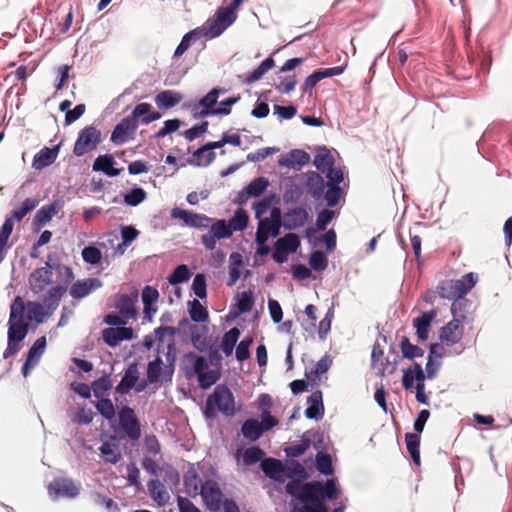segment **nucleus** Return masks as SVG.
<instances>
[{
	"instance_id": "2f4dec72",
	"label": "nucleus",
	"mask_w": 512,
	"mask_h": 512,
	"mask_svg": "<svg viewBox=\"0 0 512 512\" xmlns=\"http://www.w3.org/2000/svg\"><path fill=\"white\" fill-rule=\"evenodd\" d=\"M148 491L151 498L159 505L164 506L169 500V494L165 486L158 480L152 479L148 482Z\"/></svg>"
},
{
	"instance_id": "6ab92c4d",
	"label": "nucleus",
	"mask_w": 512,
	"mask_h": 512,
	"mask_svg": "<svg viewBox=\"0 0 512 512\" xmlns=\"http://www.w3.org/2000/svg\"><path fill=\"white\" fill-rule=\"evenodd\" d=\"M138 301V294L133 293L131 295L122 294L118 297L115 308L118 312L128 321L135 320L138 315V310L136 308V303Z\"/></svg>"
},
{
	"instance_id": "49530a36",
	"label": "nucleus",
	"mask_w": 512,
	"mask_h": 512,
	"mask_svg": "<svg viewBox=\"0 0 512 512\" xmlns=\"http://www.w3.org/2000/svg\"><path fill=\"white\" fill-rule=\"evenodd\" d=\"M400 349L403 357L407 359L422 357L424 354V350L419 346L412 344L406 336L401 338Z\"/></svg>"
},
{
	"instance_id": "09e8293b",
	"label": "nucleus",
	"mask_w": 512,
	"mask_h": 512,
	"mask_svg": "<svg viewBox=\"0 0 512 512\" xmlns=\"http://www.w3.org/2000/svg\"><path fill=\"white\" fill-rule=\"evenodd\" d=\"M261 469L266 476L276 479L277 476L283 471L281 461L274 458H267L261 462Z\"/></svg>"
},
{
	"instance_id": "79ce46f5",
	"label": "nucleus",
	"mask_w": 512,
	"mask_h": 512,
	"mask_svg": "<svg viewBox=\"0 0 512 512\" xmlns=\"http://www.w3.org/2000/svg\"><path fill=\"white\" fill-rule=\"evenodd\" d=\"M231 264L229 266V281L228 286H233L241 276L242 256L239 253H232L230 255Z\"/></svg>"
},
{
	"instance_id": "39448f33",
	"label": "nucleus",
	"mask_w": 512,
	"mask_h": 512,
	"mask_svg": "<svg viewBox=\"0 0 512 512\" xmlns=\"http://www.w3.org/2000/svg\"><path fill=\"white\" fill-rule=\"evenodd\" d=\"M217 411L225 416H233L236 411L233 393L225 385H217L206 401L205 415L207 417L215 416Z\"/></svg>"
},
{
	"instance_id": "4468645a",
	"label": "nucleus",
	"mask_w": 512,
	"mask_h": 512,
	"mask_svg": "<svg viewBox=\"0 0 512 512\" xmlns=\"http://www.w3.org/2000/svg\"><path fill=\"white\" fill-rule=\"evenodd\" d=\"M50 496L55 498L66 497L75 498L80 493V486L70 478H55L48 485Z\"/></svg>"
},
{
	"instance_id": "864d4df0",
	"label": "nucleus",
	"mask_w": 512,
	"mask_h": 512,
	"mask_svg": "<svg viewBox=\"0 0 512 512\" xmlns=\"http://www.w3.org/2000/svg\"><path fill=\"white\" fill-rule=\"evenodd\" d=\"M97 411L107 420H112L115 416V408L109 398H99L95 403Z\"/></svg>"
},
{
	"instance_id": "a19ab883",
	"label": "nucleus",
	"mask_w": 512,
	"mask_h": 512,
	"mask_svg": "<svg viewBox=\"0 0 512 512\" xmlns=\"http://www.w3.org/2000/svg\"><path fill=\"white\" fill-rule=\"evenodd\" d=\"M248 221L249 216L247 212L244 209L239 208L235 211L233 217L229 219L227 225L233 233L234 231H243L247 227Z\"/></svg>"
},
{
	"instance_id": "338daca9",
	"label": "nucleus",
	"mask_w": 512,
	"mask_h": 512,
	"mask_svg": "<svg viewBox=\"0 0 512 512\" xmlns=\"http://www.w3.org/2000/svg\"><path fill=\"white\" fill-rule=\"evenodd\" d=\"M192 290L194 294L200 298H206L207 296V284H206V277L204 274H197L192 283Z\"/></svg>"
},
{
	"instance_id": "c756f323",
	"label": "nucleus",
	"mask_w": 512,
	"mask_h": 512,
	"mask_svg": "<svg viewBox=\"0 0 512 512\" xmlns=\"http://www.w3.org/2000/svg\"><path fill=\"white\" fill-rule=\"evenodd\" d=\"M114 158L112 155H100L98 156L93 163L94 171H101L105 173L107 176L115 177L120 175L122 169H117L113 167Z\"/></svg>"
},
{
	"instance_id": "412c9836",
	"label": "nucleus",
	"mask_w": 512,
	"mask_h": 512,
	"mask_svg": "<svg viewBox=\"0 0 512 512\" xmlns=\"http://www.w3.org/2000/svg\"><path fill=\"white\" fill-rule=\"evenodd\" d=\"M99 451L106 463L116 464L122 459L119 442L115 436H110L109 440L104 441L99 447Z\"/></svg>"
},
{
	"instance_id": "de8ad7c7",
	"label": "nucleus",
	"mask_w": 512,
	"mask_h": 512,
	"mask_svg": "<svg viewBox=\"0 0 512 512\" xmlns=\"http://www.w3.org/2000/svg\"><path fill=\"white\" fill-rule=\"evenodd\" d=\"M274 65H275V62L272 57L266 58L264 61L261 62V64L256 69H254L250 74L247 75L246 82L253 83V82L258 81L259 79H261L263 77V75L267 71L272 69L274 67Z\"/></svg>"
},
{
	"instance_id": "bf43d9fd",
	"label": "nucleus",
	"mask_w": 512,
	"mask_h": 512,
	"mask_svg": "<svg viewBox=\"0 0 512 512\" xmlns=\"http://www.w3.org/2000/svg\"><path fill=\"white\" fill-rule=\"evenodd\" d=\"M265 455L264 451L258 446L247 448L243 453V462L245 465L250 466L259 462Z\"/></svg>"
},
{
	"instance_id": "bb28decb",
	"label": "nucleus",
	"mask_w": 512,
	"mask_h": 512,
	"mask_svg": "<svg viewBox=\"0 0 512 512\" xmlns=\"http://www.w3.org/2000/svg\"><path fill=\"white\" fill-rule=\"evenodd\" d=\"M25 310H27V315L25 316V320L35 321L37 324H42L46 318H49L52 314H48V310L46 307L37 301H27L24 302Z\"/></svg>"
},
{
	"instance_id": "9d476101",
	"label": "nucleus",
	"mask_w": 512,
	"mask_h": 512,
	"mask_svg": "<svg viewBox=\"0 0 512 512\" xmlns=\"http://www.w3.org/2000/svg\"><path fill=\"white\" fill-rule=\"evenodd\" d=\"M101 142V131L94 126L83 128L74 144L73 153L76 156H83L97 148Z\"/></svg>"
},
{
	"instance_id": "4c0bfd02",
	"label": "nucleus",
	"mask_w": 512,
	"mask_h": 512,
	"mask_svg": "<svg viewBox=\"0 0 512 512\" xmlns=\"http://www.w3.org/2000/svg\"><path fill=\"white\" fill-rule=\"evenodd\" d=\"M13 227V218L9 217L0 228V263L4 260L6 250L9 247L8 240L13 231Z\"/></svg>"
},
{
	"instance_id": "774afa93",
	"label": "nucleus",
	"mask_w": 512,
	"mask_h": 512,
	"mask_svg": "<svg viewBox=\"0 0 512 512\" xmlns=\"http://www.w3.org/2000/svg\"><path fill=\"white\" fill-rule=\"evenodd\" d=\"M93 501L96 505L105 507L109 512H119L117 503L106 495L101 493H94Z\"/></svg>"
},
{
	"instance_id": "f03ea898",
	"label": "nucleus",
	"mask_w": 512,
	"mask_h": 512,
	"mask_svg": "<svg viewBox=\"0 0 512 512\" xmlns=\"http://www.w3.org/2000/svg\"><path fill=\"white\" fill-rule=\"evenodd\" d=\"M185 374L190 377L196 375L199 386L207 389L214 385L221 377L219 369H209L205 357L194 352L185 353L182 359Z\"/></svg>"
},
{
	"instance_id": "dca6fc26",
	"label": "nucleus",
	"mask_w": 512,
	"mask_h": 512,
	"mask_svg": "<svg viewBox=\"0 0 512 512\" xmlns=\"http://www.w3.org/2000/svg\"><path fill=\"white\" fill-rule=\"evenodd\" d=\"M138 122H133L128 117L123 118L112 131L111 142L116 145H122L129 140L134 139Z\"/></svg>"
},
{
	"instance_id": "1a4fd4ad",
	"label": "nucleus",
	"mask_w": 512,
	"mask_h": 512,
	"mask_svg": "<svg viewBox=\"0 0 512 512\" xmlns=\"http://www.w3.org/2000/svg\"><path fill=\"white\" fill-rule=\"evenodd\" d=\"M239 7H234V1L228 7L219 8L214 19L207 22V34L210 37H217L224 32L237 18L236 11Z\"/></svg>"
},
{
	"instance_id": "2eb2a0df",
	"label": "nucleus",
	"mask_w": 512,
	"mask_h": 512,
	"mask_svg": "<svg viewBox=\"0 0 512 512\" xmlns=\"http://www.w3.org/2000/svg\"><path fill=\"white\" fill-rule=\"evenodd\" d=\"M52 278V266L49 262H46L45 266L36 268L30 274L28 279L29 287L34 294H39L52 283Z\"/></svg>"
},
{
	"instance_id": "3c124183",
	"label": "nucleus",
	"mask_w": 512,
	"mask_h": 512,
	"mask_svg": "<svg viewBox=\"0 0 512 512\" xmlns=\"http://www.w3.org/2000/svg\"><path fill=\"white\" fill-rule=\"evenodd\" d=\"M191 276L190 270L187 265L181 264L177 266L174 271L169 275L168 281L172 285L183 283L189 280Z\"/></svg>"
},
{
	"instance_id": "c03bdc74",
	"label": "nucleus",
	"mask_w": 512,
	"mask_h": 512,
	"mask_svg": "<svg viewBox=\"0 0 512 512\" xmlns=\"http://www.w3.org/2000/svg\"><path fill=\"white\" fill-rule=\"evenodd\" d=\"M166 349V365L164 366V376H167V380L171 382L176 361V348L173 340L167 344Z\"/></svg>"
},
{
	"instance_id": "cd10ccee",
	"label": "nucleus",
	"mask_w": 512,
	"mask_h": 512,
	"mask_svg": "<svg viewBox=\"0 0 512 512\" xmlns=\"http://www.w3.org/2000/svg\"><path fill=\"white\" fill-rule=\"evenodd\" d=\"M58 152L59 148L57 146L53 148L44 147L34 155L32 167L35 170H42L43 168L53 164L57 159Z\"/></svg>"
},
{
	"instance_id": "13d9d810",
	"label": "nucleus",
	"mask_w": 512,
	"mask_h": 512,
	"mask_svg": "<svg viewBox=\"0 0 512 512\" xmlns=\"http://www.w3.org/2000/svg\"><path fill=\"white\" fill-rule=\"evenodd\" d=\"M311 440L303 437L298 444L290 445L285 448V453L288 457L296 458L304 454L310 447Z\"/></svg>"
},
{
	"instance_id": "7ed1b4c3",
	"label": "nucleus",
	"mask_w": 512,
	"mask_h": 512,
	"mask_svg": "<svg viewBox=\"0 0 512 512\" xmlns=\"http://www.w3.org/2000/svg\"><path fill=\"white\" fill-rule=\"evenodd\" d=\"M154 333L156 337L158 338V345H157V356L154 360L150 361L147 365V372H146V380L142 383H140L136 387L137 392H142L148 383H158V382H169L167 380V376H164V366L163 360L161 356L159 355L161 352H165V348L163 346V337L167 334L170 337H173L175 334V328L170 326H160L154 330Z\"/></svg>"
},
{
	"instance_id": "680f3d73",
	"label": "nucleus",
	"mask_w": 512,
	"mask_h": 512,
	"mask_svg": "<svg viewBox=\"0 0 512 512\" xmlns=\"http://www.w3.org/2000/svg\"><path fill=\"white\" fill-rule=\"evenodd\" d=\"M316 467L319 472L330 475L333 472L331 457L327 453L319 452L316 455Z\"/></svg>"
},
{
	"instance_id": "ddd939ff",
	"label": "nucleus",
	"mask_w": 512,
	"mask_h": 512,
	"mask_svg": "<svg viewBox=\"0 0 512 512\" xmlns=\"http://www.w3.org/2000/svg\"><path fill=\"white\" fill-rule=\"evenodd\" d=\"M200 495L209 510L219 511L221 509L224 495L216 481L206 480L201 485Z\"/></svg>"
},
{
	"instance_id": "37998d69",
	"label": "nucleus",
	"mask_w": 512,
	"mask_h": 512,
	"mask_svg": "<svg viewBox=\"0 0 512 512\" xmlns=\"http://www.w3.org/2000/svg\"><path fill=\"white\" fill-rule=\"evenodd\" d=\"M314 165L318 170L325 173L334 165V157L329 150L323 148L315 155Z\"/></svg>"
},
{
	"instance_id": "a18cd8bd",
	"label": "nucleus",
	"mask_w": 512,
	"mask_h": 512,
	"mask_svg": "<svg viewBox=\"0 0 512 512\" xmlns=\"http://www.w3.org/2000/svg\"><path fill=\"white\" fill-rule=\"evenodd\" d=\"M207 328L206 327H194L191 329V342L193 346L200 352H203L207 348Z\"/></svg>"
},
{
	"instance_id": "f704fd0d",
	"label": "nucleus",
	"mask_w": 512,
	"mask_h": 512,
	"mask_svg": "<svg viewBox=\"0 0 512 512\" xmlns=\"http://www.w3.org/2000/svg\"><path fill=\"white\" fill-rule=\"evenodd\" d=\"M241 433L245 439L254 442L262 436L263 429L257 419L250 418L242 424Z\"/></svg>"
},
{
	"instance_id": "7c9ffc66",
	"label": "nucleus",
	"mask_w": 512,
	"mask_h": 512,
	"mask_svg": "<svg viewBox=\"0 0 512 512\" xmlns=\"http://www.w3.org/2000/svg\"><path fill=\"white\" fill-rule=\"evenodd\" d=\"M182 100V95L173 90H164L155 96V103L160 109H170L178 105Z\"/></svg>"
},
{
	"instance_id": "393cba45",
	"label": "nucleus",
	"mask_w": 512,
	"mask_h": 512,
	"mask_svg": "<svg viewBox=\"0 0 512 512\" xmlns=\"http://www.w3.org/2000/svg\"><path fill=\"white\" fill-rule=\"evenodd\" d=\"M454 279L444 280L437 286L436 292L441 298L450 299L454 301L466 300L463 296V291L460 285Z\"/></svg>"
},
{
	"instance_id": "5fc2aeb1",
	"label": "nucleus",
	"mask_w": 512,
	"mask_h": 512,
	"mask_svg": "<svg viewBox=\"0 0 512 512\" xmlns=\"http://www.w3.org/2000/svg\"><path fill=\"white\" fill-rule=\"evenodd\" d=\"M190 317L194 322H205L208 319L207 309L196 299L190 302Z\"/></svg>"
},
{
	"instance_id": "5701e85b",
	"label": "nucleus",
	"mask_w": 512,
	"mask_h": 512,
	"mask_svg": "<svg viewBox=\"0 0 512 512\" xmlns=\"http://www.w3.org/2000/svg\"><path fill=\"white\" fill-rule=\"evenodd\" d=\"M139 380V370L137 363H131L120 381V383L116 386L115 391L119 394H127L136 386L137 381Z\"/></svg>"
},
{
	"instance_id": "72a5a7b5",
	"label": "nucleus",
	"mask_w": 512,
	"mask_h": 512,
	"mask_svg": "<svg viewBox=\"0 0 512 512\" xmlns=\"http://www.w3.org/2000/svg\"><path fill=\"white\" fill-rule=\"evenodd\" d=\"M310 161V156L303 150L294 149L285 158L279 160V165L294 167L296 164L302 166Z\"/></svg>"
},
{
	"instance_id": "69168bd1",
	"label": "nucleus",
	"mask_w": 512,
	"mask_h": 512,
	"mask_svg": "<svg viewBox=\"0 0 512 512\" xmlns=\"http://www.w3.org/2000/svg\"><path fill=\"white\" fill-rule=\"evenodd\" d=\"M309 264L315 271H323L328 265L326 256L322 251H314L311 253L309 258Z\"/></svg>"
},
{
	"instance_id": "f257e3e1",
	"label": "nucleus",
	"mask_w": 512,
	"mask_h": 512,
	"mask_svg": "<svg viewBox=\"0 0 512 512\" xmlns=\"http://www.w3.org/2000/svg\"><path fill=\"white\" fill-rule=\"evenodd\" d=\"M29 331V323L25 320L24 300L16 296L10 305L8 320L7 347L3 357L8 359L16 355L21 349V342Z\"/></svg>"
},
{
	"instance_id": "4d7b16f0",
	"label": "nucleus",
	"mask_w": 512,
	"mask_h": 512,
	"mask_svg": "<svg viewBox=\"0 0 512 512\" xmlns=\"http://www.w3.org/2000/svg\"><path fill=\"white\" fill-rule=\"evenodd\" d=\"M268 180L264 177H258L252 180L245 188L246 193L249 196H260L268 186Z\"/></svg>"
},
{
	"instance_id": "473e14b6",
	"label": "nucleus",
	"mask_w": 512,
	"mask_h": 512,
	"mask_svg": "<svg viewBox=\"0 0 512 512\" xmlns=\"http://www.w3.org/2000/svg\"><path fill=\"white\" fill-rule=\"evenodd\" d=\"M325 186H326V184L324 182V179L320 174H318L316 172H311L308 175L307 190H308V193L313 198L319 199L324 194Z\"/></svg>"
},
{
	"instance_id": "0e129e2a",
	"label": "nucleus",
	"mask_w": 512,
	"mask_h": 512,
	"mask_svg": "<svg viewBox=\"0 0 512 512\" xmlns=\"http://www.w3.org/2000/svg\"><path fill=\"white\" fill-rule=\"evenodd\" d=\"M94 412L90 408L80 407L74 413L72 417V422L77 423L79 425H87L93 421Z\"/></svg>"
},
{
	"instance_id": "b1692460",
	"label": "nucleus",
	"mask_w": 512,
	"mask_h": 512,
	"mask_svg": "<svg viewBox=\"0 0 512 512\" xmlns=\"http://www.w3.org/2000/svg\"><path fill=\"white\" fill-rule=\"evenodd\" d=\"M437 312L431 310L424 312L413 320V326L416 329V334L419 341H426L429 337V330L432 321L436 318Z\"/></svg>"
},
{
	"instance_id": "4be33fe9",
	"label": "nucleus",
	"mask_w": 512,
	"mask_h": 512,
	"mask_svg": "<svg viewBox=\"0 0 512 512\" xmlns=\"http://www.w3.org/2000/svg\"><path fill=\"white\" fill-rule=\"evenodd\" d=\"M308 219L309 213L305 208L295 207L284 214V227L287 230H295L302 227Z\"/></svg>"
},
{
	"instance_id": "e433bc0d",
	"label": "nucleus",
	"mask_w": 512,
	"mask_h": 512,
	"mask_svg": "<svg viewBox=\"0 0 512 512\" xmlns=\"http://www.w3.org/2000/svg\"><path fill=\"white\" fill-rule=\"evenodd\" d=\"M239 337L240 330L237 327L231 328L223 335L220 347L226 356H230L233 353V349Z\"/></svg>"
},
{
	"instance_id": "8fccbe9b",
	"label": "nucleus",
	"mask_w": 512,
	"mask_h": 512,
	"mask_svg": "<svg viewBox=\"0 0 512 512\" xmlns=\"http://www.w3.org/2000/svg\"><path fill=\"white\" fill-rule=\"evenodd\" d=\"M91 388L94 396L102 398L104 394L112 388V381L109 375H104L93 381Z\"/></svg>"
},
{
	"instance_id": "6e6552de",
	"label": "nucleus",
	"mask_w": 512,
	"mask_h": 512,
	"mask_svg": "<svg viewBox=\"0 0 512 512\" xmlns=\"http://www.w3.org/2000/svg\"><path fill=\"white\" fill-rule=\"evenodd\" d=\"M282 226V214L279 207H273L270 210V217L260 218L256 231V242L264 244L270 236L276 237L280 233Z\"/></svg>"
},
{
	"instance_id": "423d86ee",
	"label": "nucleus",
	"mask_w": 512,
	"mask_h": 512,
	"mask_svg": "<svg viewBox=\"0 0 512 512\" xmlns=\"http://www.w3.org/2000/svg\"><path fill=\"white\" fill-rule=\"evenodd\" d=\"M225 89L213 88L198 102L191 105V111L194 118H204L209 115H228L231 110L229 108L215 107L220 94L225 93Z\"/></svg>"
},
{
	"instance_id": "20e7f679",
	"label": "nucleus",
	"mask_w": 512,
	"mask_h": 512,
	"mask_svg": "<svg viewBox=\"0 0 512 512\" xmlns=\"http://www.w3.org/2000/svg\"><path fill=\"white\" fill-rule=\"evenodd\" d=\"M468 300L453 301L451 305V313L453 319L440 329V340L447 346L458 343L464 334L463 323L466 321L464 313Z\"/></svg>"
},
{
	"instance_id": "6e6d98bb",
	"label": "nucleus",
	"mask_w": 512,
	"mask_h": 512,
	"mask_svg": "<svg viewBox=\"0 0 512 512\" xmlns=\"http://www.w3.org/2000/svg\"><path fill=\"white\" fill-rule=\"evenodd\" d=\"M38 203L39 201L37 199H25L22 202L21 207L12 212L11 218L16 219L17 221H21L29 212L36 208Z\"/></svg>"
},
{
	"instance_id": "a211bd4d",
	"label": "nucleus",
	"mask_w": 512,
	"mask_h": 512,
	"mask_svg": "<svg viewBox=\"0 0 512 512\" xmlns=\"http://www.w3.org/2000/svg\"><path fill=\"white\" fill-rule=\"evenodd\" d=\"M46 344V337L41 336L31 346L27 353L26 360L22 366V374L24 377H28L31 370L38 363L39 359L41 358L45 351Z\"/></svg>"
},
{
	"instance_id": "052dcab7",
	"label": "nucleus",
	"mask_w": 512,
	"mask_h": 512,
	"mask_svg": "<svg viewBox=\"0 0 512 512\" xmlns=\"http://www.w3.org/2000/svg\"><path fill=\"white\" fill-rule=\"evenodd\" d=\"M146 192L140 187L133 188L124 196V202L129 206H137L146 199Z\"/></svg>"
},
{
	"instance_id": "603ef678",
	"label": "nucleus",
	"mask_w": 512,
	"mask_h": 512,
	"mask_svg": "<svg viewBox=\"0 0 512 512\" xmlns=\"http://www.w3.org/2000/svg\"><path fill=\"white\" fill-rule=\"evenodd\" d=\"M276 242L288 253L296 252L300 246V239L294 233H288L282 238H279Z\"/></svg>"
},
{
	"instance_id": "c9c22d12",
	"label": "nucleus",
	"mask_w": 512,
	"mask_h": 512,
	"mask_svg": "<svg viewBox=\"0 0 512 512\" xmlns=\"http://www.w3.org/2000/svg\"><path fill=\"white\" fill-rule=\"evenodd\" d=\"M405 444L407 451L416 466H420V436L417 433H406Z\"/></svg>"
},
{
	"instance_id": "58836bf2",
	"label": "nucleus",
	"mask_w": 512,
	"mask_h": 512,
	"mask_svg": "<svg viewBox=\"0 0 512 512\" xmlns=\"http://www.w3.org/2000/svg\"><path fill=\"white\" fill-rule=\"evenodd\" d=\"M58 212L57 203H50L42 206L34 216V224L42 226L49 222Z\"/></svg>"
},
{
	"instance_id": "f8f14e48",
	"label": "nucleus",
	"mask_w": 512,
	"mask_h": 512,
	"mask_svg": "<svg viewBox=\"0 0 512 512\" xmlns=\"http://www.w3.org/2000/svg\"><path fill=\"white\" fill-rule=\"evenodd\" d=\"M119 424L131 441L139 440L141 425L134 410L129 406H123L118 412Z\"/></svg>"
},
{
	"instance_id": "c85d7f7f",
	"label": "nucleus",
	"mask_w": 512,
	"mask_h": 512,
	"mask_svg": "<svg viewBox=\"0 0 512 512\" xmlns=\"http://www.w3.org/2000/svg\"><path fill=\"white\" fill-rule=\"evenodd\" d=\"M65 292L66 287L61 285H56L49 289L42 303L48 310V314H53L56 311Z\"/></svg>"
},
{
	"instance_id": "ea45409f",
	"label": "nucleus",
	"mask_w": 512,
	"mask_h": 512,
	"mask_svg": "<svg viewBox=\"0 0 512 512\" xmlns=\"http://www.w3.org/2000/svg\"><path fill=\"white\" fill-rule=\"evenodd\" d=\"M202 484L198 474L194 470L188 471L184 477L185 491L189 496L196 497L199 495Z\"/></svg>"
},
{
	"instance_id": "aec40b11",
	"label": "nucleus",
	"mask_w": 512,
	"mask_h": 512,
	"mask_svg": "<svg viewBox=\"0 0 512 512\" xmlns=\"http://www.w3.org/2000/svg\"><path fill=\"white\" fill-rule=\"evenodd\" d=\"M133 337L134 332L130 327H109L102 331V338L110 347H115L119 342L131 340Z\"/></svg>"
},
{
	"instance_id": "a878e982",
	"label": "nucleus",
	"mask_w": 512,
	"mask_h": 512,
	"mask_svg": "<svg viewBox=\"0 0 512 512\" xmlns=\"http://www.w3.org/2000/svg\"><path fill=\"white\" fill-rule=\"evenodd\" d=\"M308 407L305 416L308 419H321L324 415L323 395L320 390L314 391L307 398Z\"/></svg>"
},
{
	"instance_id": "e2e57ef3",
	"label": "nucleus",
	"mask_w": 512,
	"mask_h": 512,
	"mask_svg": "<svg viewBox=\"0 0 512 512\" xmlns=\"http://www.w3.org/2000/svg\"><path fill=\"white\" fill-rule=\"evenodd\" d=\"M82 258L86 263L97 265L102 259V253L95 246H86L82 250Z\"/></svg>"
},
{
	"instance_id": "f3484780",
	"label": "nucleus",
	"mask_w": 512,
	"mask_h": 512,
	"mask_svg": "<svg viewBox=\"0 0 512 512\" xmlns=\"http://www.w3.org/2000/svg\"><path fill=\"white\" fill-rule=\"evenodd\" d=\"M102 285V281L98 278L80 279L71 285L69 294L73 299L79 300L101 288Z\"/></svg>"
},
{
	"instance_id": "9b49d317",
	"label": "nucleus",
	"mask_w": 512,
	"mask_h": 512,
	"mask_svg": "<svg viewBox=\"0 0 512 512\" xmlns=\"http://www.w3.org/2000/svg\"><path fill=\"white\" fill-rule=\"evenodd\" d=\"M208 228V232L201 236V243L207 250H214L216 248L217 241L230 238L232 236V232L227 225V221L224 219H213V222L210 223Z\"/></svg>"
},
{
	"instance_id": "0eeeda50",
	"label": "nucleus",
	"mask_w": 512,
	"mask_h": 512,
	"mask_svg": "<svg viewBox=\"0 0 512 512\" xmlns=\"http://www.w3.org/2000/svg\"><path fill=\"white\" fill-rule=\"evenodd\" d=\"M300 502L301 512H328L321 494V482L312 481L303 484Z\"/></svg>"
}]
</instances>
